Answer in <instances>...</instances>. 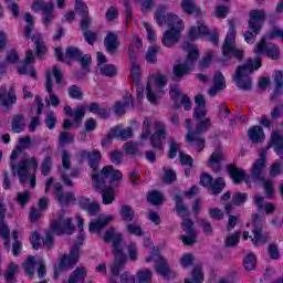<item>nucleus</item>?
Segmentation results:
<instances>
[{"mask_svg": "<svg viewBox=\"0 0 283 283\" xmlns=\"http://www.w3.org/2000/svg\"><path fill=\"white\" fill-rule=\"evenodd\" d=\"M99 74H102V76H107L108 78H114V76L118 74V70L114 64H103L99 66Z\"/></svg>", "mask_w": 283, "mask_h": 283, "instance_id": "nucleus-46", "label": "nucleus"}, {"mask_svg": "<svg viewBox=\"0 0 283 283\" xmlns=\"http://www.w3.org/2000/svg\"><path fill=\"white\" fill-rule=\"evenodd\" d=\"M11 129L14 134H21L25 129V115L15 114L12 116Z\"/></svg>", "mask_w": 283, "mask_h": 283, "instance_id": "nucleus-36", "label": "nucleus"}, {"mask_svg": "<svg viewBox=\"0 0 283 283\" xmlns=\"http://www.w3.org/2000/svg\"><path fill=\"white\" fill-rule=\"evenodd\" d=\"M252 233L253 237H250L254 247H260V244H266L269 240H271V235L269 233H262V229H264V224L262 223V217L258 213L252 214Z\"/></svg>", "mask_w": 283, "mask_h": 283, "instance_id": "nucleus-11", "label": "nucleus"}, {"mask_svg": "<svg viewBox=\"0 0 283 283\" xmlns=\"http://www.w3.org/2000/svg\"><path fill=\"white\" fill-rule=\"evenodd\" d=\"M182 50L187 53L186 60L172 66V80L175 81H182L184 76L191 74L196 69L198 59H200V50L195 44L189 43V41L184 42Z\"/></svg>", "mask_w": 283, "mask_h": 283, "instance_id": "nucleus-2", "label": "nucleus"}, {"mask_svg": "<svg viewBox=\"0 0 283 283\" xmlns=\"http://www.w3.org/2000/svg\"><path fill=\"white\" fill-rule=\"evenodd\" d=\"M103 240L106 244L112 242V253L114 255V261L111 265V273L118 277L120 275V271H124L125 265L127 264V255L125 254V238H123V233H116V228L111 227L103 237Z\"/></svg>", "mask_w": 283, "mask_h": 283, "instance_id": "nucleus-1", "label": "nucleus"}, {"mask_svg": "<svg viewBox=\"0 0 283 283\" xmlns=\"http://www.w3.org/2000/svg\"><path fill=\"white\" fill-rule=\"evenodd\" d=\"M34 61V52H32V50H28L24 61L18 66V74H24L31 76L32 78H36V71H34V66H32Z\"/></svg>", "mask_w": 283, "mask_h": 283, "instance_id": "nucleus-18", "label": "nucleus"}, {"mask_svg": "<svg viewBox=\"0 0 283 283\" xmlns=\"http://www.w3.org/2000/svg\"><path fill=\"white\" fill-rule=\"evenodd\" d=\"M56 200L62 207H67L70 202H76V197H74V192H62L57 193Z\"/></svg>", "mask_w": 283, "mask_h": 283, "instance_id": "nucleus-48", "label": "nucleus"}, {"mask_svg": "<svg viewBox=\"0 0 283 283\" xmlns=\"http://www.w3.org/2000/svg\"><path fill=\"white\" fill-rule=\"evenodd\" d=\"M224 187H227L224 178L218 177L212 181L210 189L213 196H219L224 190Z\"/></svg>", "mask_w": 283, "mask_h": 283, "instance_id": "nucleus-45", "label": "nucleus"}, {"mask_svg": "<svg viewBox=\"0 0 283 283\" xmlns=\"http://www.w3.org/2000/svg\"><path fill=\"white\" fill-rule=\"evenodd\" d=\"M119 214L122 220H124V222H133L136 216V212L134 211L132 206L125 205V206H122Z\"/></svg>", "mask_w": 283, "mask_h": 283, "instance_id": "nucleus-44", "label": "nucleus"}, {"mask_svg": "<svg viewBox=\"0 0 283 283\" xmlns=\"http://www.w3.org/2000/svg\"><path fill=\"white\" fill-rule=\"evenodd\" d=\"M158 52H160V46H150L146 52V61L151 65H156L158 63Z\"/></svg>", "mask_w": 283, "mask_h": 283, "instance_id": "nucleus-51", "label": "nucleus"}, {"mask_svg": "<svg viewBox=\"0 0 283 283\" xmlns=\"http://www.w3.org/2000/svg\"><path fill=\"white\" fill-rule=\"evenodd\" d=\"M222 54L228 59L233 56L238 61L244 59V51L235 46V20H229V32L222 45Z\"/></svg>", "mask_w": 283, "mask_h": 283, "instance_id": "nucleus-6", "label": "nucleus"}, {"mask_svg": "<svg viewBox=\"0 0 283 283\" xmlns=\"http://www.w3.org/2000/svg\"><path fill=\"white\" fill-rule=\"evenodd\" d=\"M88 112H91V114H97L99 118H109V109H107V107H101L96 102H92L88 105Z\"/></svg>", "mask_w": 283, "mask_h": 283, "instance_id": "nucleus-41", "label": "nucleus"}, {"mask_svg": "<svg viewBox=\"0 0 283 283\" xmlns=\"http://www.w3.org/2000/svg\"><path fill=\"white\" fill-rule=\"evenodd\" d=\"M197 224L201 227L205 235H213V226L211 222L205 218L197 219Z\"/></svg>", "mask_w": 283, "mask_h": 283, "instance_id": "nucleus-54", "label": "nucleus"}, {"mask_svg": "<svg viewBox=\"0 0 283 283\" xmlns=\"http://www.w3.org/2000/svg\"><path fill=\"white\" fill-rule=\"evenodd\" d=\"M264 169H266L264 159H256L251 169V178L253 182H264Z\"/></svg>", "mask_w": 283, "mask_h": 283, "instance_id": "nucleus-23", "label": "nucleus"}, {"mask_svg": "<svg viewBox=\"0 0 283 283\" xmlns=\"http://www.w3.org/2000/svg\"><path fill=\"white\" fill-rule=\"evenodd\" d=\"M154 277V272L149 269L139 270L137 272V282L138 283H151Z\"/></svg>", "mask_w": 283, "mask_h": 283, "instance_id": "nucleus-49", "label": "nucleus"}, {"mask_svg": "<svg viewBox=\"0 0 283 283\" xmlns=\"http://www.w3.org/2000/svg\"><path fill=\"white\" fill-rule=\"evenodd\" d=\"M120 46V41L118 40V34L114 32H108L104 38V48L108 54H116L118 48Z\"/></svg>", "mask_w": 283, "mask_h": 283, "instance_id": "nucleus-25", "label": "nucleus"}, {"mask_svg": "<svg viewBox=\"0 0 283 283\" xmlns=\"http://www.w3.org/2000/svg\"><path fill=\"white\" fill-rule=\"evenodd\" d=\"M262 67V60L260 57L248 59L243 65H239L232 76V81L237 84L239 90L249 92L252 87L251 74L255 70Z\"/></svg>", "mask_w": 283, "mask_h": 283, "instance_id": "nucleus-3", "label": "nucleus"}, {"mask_svg": "<svg viewBox=\"0 0 283 283\" xmlns=\"http://www.w3.org/2000/svg\"><path fill=\"white\" fill-rule=\"evenodd\" d=\"M255 54H266L269 59L277 61L280 59V49L275 44H268L266 39L262 38L254 49Z\"/></svg>", "mask_w": 283, "mask_h": 283, "instance_id": "nucleus-16", "label": "nucleus"}, {"mask_svg": "<svg viewBox=\"0 0 283 283\" xmlns=\"http://www.w3.org/2000/svg\"><path fill=\"white\" fill-rule=\"evenodd\" d=\"M45 81V90L50 94V103L52 107H59V105H61V99H59V96H56V94L53 93L54 90L52 86V72L46 71Z\"/></svg>", "mask_w": 283, "mask_h": 283, "instance_id": "nucleus-31", "label": "nucleus"}, {"mask_svg": "<svg viewBox=\"0 0 283 283\" xmlns=\"http://www.w3.org/2000/svg\"><path fill=\"white\" fill-rule=\"evenodd\" d=\"M180 8L185 14L196 17L197 19H202L206 12L198 7V3L193 0H181Z\"/></svg>", "mask_w": 283, "mask_h": 283, "instance_id": "nucleus-21", "label": "nucleus"}, {"mask_svg": "<svg viewBox=\"0 0 283 283\" xmlns=\"http://www.w3.org/2000/svg\"><path fill=\"white\" fill-rule=\"evenodd\" d=\"M67 94L70 98H74L75 101H83V91L77 85H71L67 88Z\"/></svg>", "mask_w": 283, "mask_h": 283, "instance_id": "nucleus-56", "label": "nucleus"}, {"mask_svg": "<svg viewBox=\"0 0 283 283\" xmlns=\"http://www.w3.org/2000/svg\"><path fill=\"white\" fill-rule=\"evenodd\" d=\"M93 189H102L107 185L105 181L106 178H111V184L116 182L118 180H123V172L120 170L114 169V166H105L99 175H92Z\"/></svg>", "mask_w": 283, "mask_h": 283, "instance_id": "nucleus-8", "label": "nucleus"}, {"mask_svg": "<svg viewBox=\"0 0 283 283\" xmlns=\"http://www.w3.org/2000/svg\"><path fill=\"white\" fill-rule=\"evenodd\" d=\"M114 220V216H108V217H98L96 220L91 221L88 224V231L91 233H101L109 222Z\"/></svg>", "mask_w": 283, "mask_h": 283, "instance_id": "nucleus-26", "label": "nucleus"}, {"mask_svg": "<svg viewBox=\"0 0 283 283\" xmlns=\"http://www.w3.org/2000/svg\"><path fill=\"white\" fill-rule=\"evenodd\" d=\"M103 156L101 155V150H93L88 157V165L92 169V176H101V171H98V166L101 165V159Z\"/></svg>", "mask_w": 283, "mask_h": 283, "instance_id": "nucleus-33", "label": "nucleus"}, {"mask_svg": "<svg viewBox=\"0 0 283 283\" xmlns=\"http://www.w3.org/2000/svg\"><path fill=\"white\" fill-rule=\"evenodd\" d=\"M24 271L32 280L34 277V256H29L24 263Z\"/></svg>", "mask_w": 283, "mask_h": 283, "instance_id": "nucleus-64", "label": "nucleus"}, {"mask_svg": "<svg viewBox=\"0 0 283 283\" xmlns=\"http://www.w3.org/2000/svg\"><path fill=\"white\" fill-rule=\"evenodd\" d=\"M72 218H67L64 221L55 220L51 223V231L56 233V235H63V233H67V235H72L74 231H76V227L72 223Z\"/></svg>", "mask_w": 283, "mask_h": 283, "instance_id": "nucleus-17", "label": "nucleus"}, {"mask_svg": "<svg viewBox=\"0 0 283 283\" xmlns=\"http://www.w3.org/2000/svg\"><path fill=\"white\" fill-rule=\"evenodd\" d=\"M228 174L230 178H232L234 185H240L242 180L244 179V169L239 168L238 166L230 164L227 166Z\"/></svg>", "mask_w": 283, "mask_h": 283, "instance_id": "nucleus-34", "label": "nucleus"}, {"mask_svg": "<svg viewBox=\"0 0 283 283\" xmlns=\"http://www.w3.org/2000/svg\"><path fill=\"white\" fill-rule=\"evenodd\" d=\"M134 105V96L126 92L124 95V102H116L114 105V112L116 116H123L126 112V109H129V106Z\"/></svg>", "mask_w": 283, "mask_h": 283, "instance_id": "nucleus-27", "label": "nucleus"}, {"mask_svg": "<svg viewBox=\"0 0 283 283\" xmlns=\"http://www.w3.org/2000/svg\"><path fill=\"white\" fill-rule=\"evenodd\" d=\"M274 85L275 90L272 93L271 101H275L279 96L283 94V74L282 71H275L274 73Z\"/></svg>", "mask_w": 283, "mask_h": 283, "instance_id": "nucleus-37", "label": "nucleus"}, {"mask_svg": "<svg viewBox=\"0 0 283 283\" xmlns=\"http://www.w3.org/2000/svg\"><path fill=\"white\" fill-rule=\"evenodd\" d=\"M165 12H167V6L163 4L157 8L155 12V19L158 25H163L164 23H166V25H168L170 30H178V28L179 31L185 30V24L180 20V17L171 12L165 15Z\"/></svg>", "mask_w": 283, "mask_h": 283, "instance_id": "nucleus-9", "label": "nucleus"}, {"mask_svg": "<svg viewBox=\"0 0 283 283\" xmlns=\"http://www.w3.org/2000/svg\"><path fill=\"white\" fill-rule=\"evenodd\" d=\"M254 202L259 209V211L264 210L265 216H271L272 213H275L276 207L274 206L273 202H265L264 205V197H260L259 195L254 196Z\"/></svg>", "mask_w": 283, "mask_h": 283, "instance_id": "nucleus-35", "label": "nucleus"}, {"mask_svg": "<svg viewBox=\"0 0 283 283\" xmlns=\"http://www.w3.org/2000/svg\"><path fill=\"white\" fill-rule=\"evenodd\" d=\"M0 235L4 239V247L10 250V228L6 224V220L0 222Z\"/></svg>", "mask_w": 283, "mask_h": 283, "instance_id": "nucleus-52", "label": "nucleus"}, {"mask_svg": "<svg viewBox=\"0 0 283 283\" xmlns=\"http://www.w3.org/2000/svg\"><path fill=\"white\" fill-rule=\"evenodd\" d=\"M255 264H256V259H255V254L253 253L248 254L243 260V266L245 271H253L255 269Z\"/></svg>", "mask_w": 283, "mask_h": 283, "instance_id": "nucleus-60", "label": "nucleus"}, {"mask_svg": "<svg viewBox=\"0 0 283 283\" xmlns=\"http://www.w3.org/2000/svg\"><path fill=\"white\" fill-rule=\"evenodd\" d=\"M24 20L27 23L24 28V36L27 39H31L32 43H34L35 54L39 59H41V56H45V54H48V46L45 45V42H43L41 33H35L32 35V30H34V18L32 14L25 13Z\"/></svg>", "mask_w": 283, "mask_h": 283, "instance_id": "nucleus-7", "label": "nucleus"}, {"mask_svg": "<svg viewBox=\"0 0 283 283\" xmlns=\"http://www.w3.org/2000/svg\"><path fill=\"white\" fill-rule=\"evenodd\" d=\"M91 28L92 21L80 24V29L82 30L84 41H86L88 45H94V42L98 41V33L96 31H92Z\"/></svg>", "mask_w": 283, "mask_h": 283, "instance_id": "nucleus-28", "label": "nucleus"}, {"mask_svg": "<svg viewBox=\"0 0 283 283\" xmlns=\"http://www.w3.org/2000/svg\"><path fill=\"white\" fill-rule=\"evenodd\" d=\"M83 56V52L78 50L76 46H67L65 52V59H74L75 61H78Z\"/></svg>", "mask_w": 283, "mask_h": 283, "instance_id": "nucleus-59", "label": "nucleus"}, {"mask_svg": "<svg viewBox=\"0 0 283 283\" xmlns=\"http://www.w3.org/2000/svg\"><path fill=\"white\" fill-rule=\"evenodd\" d=\"M151 260H154L155 262V271L159 275H163L165 280H174V277H176V272L171 270L169 263L167 262V259H164L160 254H155L148 256L146 259V262H150Z\"/></svg>", "mask_w": 283, "mask_h": 283, "instance_id": "nucleus-13", "label": "nucleus"}, {"mask_svg": "<svg viewBox=\"0 0 283 283\" xmlns=\"http://www.w3.org/2000/svg\"><path fill=\"white\" fill-rule=\"evenodd\" d=\"M273 147L276 156L281 160H283V135L282 133L274 130L271 135L270 143L268 144L266 148H262L260 150V158L258 160H263V163H266V150L271 149Z\"/></svg>", "mask_w": 283, "mask_h": 283, "instance_id": "nucleus-12", "label": "nucleus"}, {"mask_svg": "<svg viewBox=\"0 0 283 283\" xmlns=\"http://www.w3.org/2000/svg\"><path fill=\"white\" fill-rule=\"evenodd\" d=\"M30 242L35 251H39V249H41V242H43V247H45V249L50 251V249L54 247V235H52V233L46 230L45 238L43 239L41 238V234H39V232L33 231L30 237Z\"/></svg>", "mask_w": 283, "mask_h": 283, "instance_id": "nucleus-15", "label": "nucleus"}, {"mask_svg": "<svg viewBox=\"0 0 283 283\" xmlns=\"http://www.w3.org/2000/svg\"><path fill=\"white\" fill-rule=\"evenodd\" d=\"M222 161H224V154L222 150H216L208 159V167H210L214 174H218L222 169V166L220 165Z\"/></svg>", "mask_w": 283, "mask_h": 283, "instance_id": "nucleus-29", "label": "nucleus"}, {"mask_svg": "<svg viewBox=\"0 0 283 283\" xmlns=\"http://www.w3.org/2000/svg\"><path fill=\"white\" fill-rule=\"evenodd\" d=\"M248 136L254 145H258V143H262L264 140V130L260 126H254L249 129Z\"/></svg>", "mask_w": 283, "mask_h": 283, "instance_id": "nucleus-40", "label": "nucleus"}, {"mask_svg": "<svg viewBox=\"0 0 283 283\" xmlns=\"http://www.w3.org/2000/svg\"><path fill=\"white\" fill-rule=\"evenodd\" d=\"M179 240H181V242L185 244V247H193V244L196 242H198V233H196V234H191V233L181 234L179 237Z\"/></svg>", "mask_w": 283, "mask_h": 283, "instance_id": "nucleus-58", "label": "nucleus"}, {"mask_svg": "<svg viewBox=\"0 0 283 283\" xmlns=\"http://www.w3.org/2000/svg\"><path fill=\"white\" fill-rule=\"evenodd\" d=\"M163 171H164V176L161 177V180L165 185H174V182H176V180H178L176 170H174L171 168L164 167Z\"/></svg>", "mask_w": 283, "mask_h": 283, "instance_id": "nucleus-43", "label": "nucleus"}, {"mask_svg": "<svg viewBox=\"0 0 283 283\" xmlns=\"http://www.w3.org/2000/svg\"><path fill=\"white\" fill-rule=\"evenodd\" d=\"M181 32L182 31H180L179 28L167 30L161 39L163 45H165V48H174V45H176L180 41Z\"/></svg>", "mask_w": 283, "mask_h": 283, "instance_id": "nucleus-24", "label": "nucleus"}, {"mask_svg": "<svg viewBox=\"0 0 283 283\" xmlns=\"http://www.w3.org/2000/svg\"><path fill=\"white\" fill-rule=\"evenodd\" d=\"M169 150H168V158L172 159L178 156V151L180 153V144L176 142L172 137L168 139Z\"/></svg>", "mask_w": 283, "mask_h": 283, "instance_id": "nucleus-53", "label": "nucleus"}, {"mask_svg": "<svg viewBox=\"0 0 283 283\" xmlns=\"http://www.w3.org/2000/svg\"><path fill=\"white\" fill-rule=\"evenodd\" d=\"M250 20L248 25L250 30H262V23L266 21V12L264 10H251L249 12Z\"/></svg>", "mask_w": 283, "mask_h": 283, "instance_id": "nucleus-20", "label": "nucleus"}, {"mask_svg": "<svg viewBox=\"0 0 283 283\" xmlns=\"http://www.w3.org/2000/svg\"><path fill=\"white\" fill-rule=\"evenodd\" d=\"M94 189L98 193H101L103 205H112V202H114V200H116V195H115L114 188L107 186V184H105V186H102V188H99V189H97V188H94Z\"/></svg>", "mask_w": 283, "mask_h": 283, "instance_id": "nucleus-32", "label": "nucleus"}, {"mask_svg": "<svg viewBox=\"0 0 283 283\" xmlns=\"http://www.w3.org/2000/svg\"><path fill=\"white\" fill-rule=\"evenodd\" d=\"M248 198L249 195L247 192L237 191L233 193L231 201L235 207H242V205L247 202Z\"/></svg>", "mask_w": 283, "mask_h": 283, "instance_id": "nucleus-55", "label": "nucleus"}, {"mask_svg": "<svg viewBox=\"0 0 283 283\" xmlns=\"http://www.w3.org/2000/svg\"><path fill=\"white\" fill-rule=\"evenodd\" d=\"M117 140H129L134 136V130L132 127L120 128V126H115L111 128Z\"/></svg>", "mask_w": 283, "mask_h": 283, "instance_id": "nucleus-38", "label": "nucleus"}, {"mask_svg": "<svg viewBox=\"0 0 283 283\" xmlns=\"http://www.w3.org/2000/svg\"><path fill=\"white\" fill-rule=\"evenodd\" d=\"M211 127V119L206 118L197 124L196 130H190L186 135V140L189 145H197V151L205 149L206 139L200 137L203 132H207Z\"/></svg>", "mask_w": 283, "mask_h": 283, "instance_id": "nucleus-10", "label": "nucleus"}, {"mask_svg": "<svg viewBox=\"0 0 283 283\" xmlns=\"http://www.w3.org/2000/svg\"><path fill=\"white\" fill-rule=\"evenodd\" d=\"M73 123H75V127H80L81 123H83V118H85V106L77 107L73 112Z\"/></svg>", "mask_w": 283, "mask_h": 283, "instance_id": "nucleus-57", "label": "nucleus"}, {"mask_svg": "<svg viewBox=\"0 0 283 283\" xmlns=\"http://www.w3.org/2000/svg\"><path fill=\"white\" fill-rule=\"evenodd\" d=\"M17 273H19V265L17 263H9L8 269L4 273V280L8 283H17Z\"/></svg>", "mask_w": 283, "mask_h": 283, "instance_id": "nucleus-42", "label": "nucleus"}, {"mask_svg": "<svg viewBox=\"0 0 283 283\" xmlns=\"http://www.w3.org/2000/svg\"><path fill=\"white\" fill-rule=\"evenodd\" d=\"M147 201L156 207L163 202V193L158 192V190H154L148 195Z\"/></svg>", "mask_w": 283, "mask_h": 283, "instance_id": "nucleus-63", "label": "nucleus"}, {"mask_svg": "<svg viewBox=\"0 0 283 283\" xmlns=\"http://www.w3.org/2000/svg\"><path fill=\"white\" fill-rule=\"evenodd\" d=\"M78 242H75V244L71 248L70 254H63L61 259L57 261V264H55L53 277L54 280H59V275L62 271H70V269H74L76 264H78V260L81 258V244H83V240H85V237L80 233L77 237Z\"/></svg>", "mask_w": 283, "mask_h": 283, "instance_id": "nucleus-5", "label": "nucleus"}, {"mask_svg": "<svg viewBox=\"0 0 283 283\" xmlns=\"http://www.w3.org/2000/svg\"><path fill=\"white\" fill-rule=\"evenodd\" d=\"M205 282V274H202V269L199 266L193 268L192 277L185 279V283H202Z\"/></svg>", "mask_w": 283, "mask_h": 283, "instance_id": "nucleus-50", "label": "nucleus"}, {"mask_svg": "<svg viewBox=\"0 0 283 283\" xmlns=\"http://www.w3.org/2000/svg\"><path fill=\"white\" fill-rule=\"evenodd\" d=\"M21 154V148L12 150L10 156V169L12 176H18L21 185H25L30 178V167H33V171L39 169V160L35 157L22 159L17 164V158Z\"/></svg>", "mask_w": 283, "mask_h": 283, "instance_id": "nucleus-4", "label": "nucleus"}, {"mask_svg": "<svg viewBox=\"0 0 283 283\" xmlns=\"http://www.w3.org/2000/svg\"><path fill=\"white\" fill-rule=\"evenodd\" d=\"M33 12H43V23L48 28L54 21V2H46L45 4L36 3Z\"/></svg>", "mask_w": 283, "mask_h": 283, "instance_id": "nucleus-22", "label": "nucleus"}, {"mask_svg": "<svg viewBox=\"0 0 283 283\" xmlns=\"http://www.w3.org/2000/svg\"><path fill=\"white\" fill-rule=\"evenodd\" d=\"M17 103V93L14 88L6 86L0 87V106L6 107V109H10L12 105Z\"/></svg>", "mask_w": 283, "mask_h": 283, "instance_id": "nucleus-19", "label": "nucleus"}, {"mask_svg": "<svg viewBox=\"0 0 283 283\" xmlns=\"http://www.w3.org/2000/svg\"><path fill=\"white\" fill-rule=\"evenodd\" d=\"M50 171H52V158L45 156L41 164V174L42 176H50Z\"/></svg>", "mask_w": 283, "mask_h": 283, "instance_id": "nucleus-61", "label": "nucleus"}, {"mask_svg": "<svg viewBox=\"0 0 283 283\" xmlns=\"http://www.w3.org/2000/svg\"><path fill=\"white\" fill-rule=\"evenodd\" d=\"M139 145L138 142L129 140L123 145V149L127 156H136L140 151Z\"/></svg>", "mask_w": 283, "mask_h": 283, "instance_id": "nucleus-47", "label": "nucleus"}, {"mask_svg": "<svg viewBox=\"0 0 283 283\" xmlns=\"http://www.w3.org/2000/svg\"><path fill=\"white\" fill-rule=\"evenodd\" d=\"M172 200L176 202V211L181 218H189L190 212L189 208L185 205V201L182 200V197L180 195H177L172 198Z\"/></svg>", "mask_w": 283, "mask_h": 283, "instance_id": "nucleus-39", "label": "nucleus"}, {"mask_svg": "<svg viewBox=\"0 0 283 283\" xmlns=\"http://www.w3.org/2000/svg\"><path fill=\"white\" fill-rule=\"evenodd\" d=\"M154 130V134L149 138L150 145L154 149L163 151V140L167 139V126L160 120H155Z\"/></svg>", "mask_w": 283, "mask_h": 283, "instance_id": "nucleus-14", "label": "nucleus"}, {"mask_svg": "<svg viewBox=\"0 0 283 283\" xmlns=\"http://www.w3.org/2000/svg\"><path fill=\"white\" fill-rule=\"evenodd\" d=\"M75 13L81 17L80 24L92 21V17H90V8H87V4H85L83 0H75Z\"/></svg>", "mask_w": 283, "mask_h": 283, "instance_id": "nucleus-30", "label": "nucleus"}, {"mask_svg": "<svg viewBox=\"0 0 283 283\" xmlns=\"http://www.w3.org/2000/svg\"><path fill=\"white\" fill-rule=\"evenodd\" d=\"M60 145H70L74 143V134L69 132H62L59 136Z\"/></svg>", "mask_w": 283, "mask_h": 283, "instance_id": "nucleus-62", "label": "nucleus"}]
</instances>
